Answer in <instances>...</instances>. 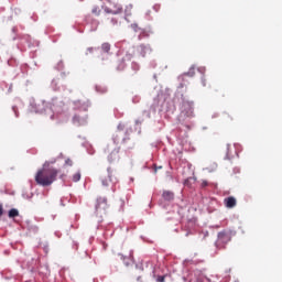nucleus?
Segmentation results:
<instances>
[{"mask_svg": "<svg viewBox=\"0 0 282 282\" xmlns=\"http://www.w3.org/2000/svg\"><path fill=\"white\" fill-rule=\"evenodd\" d=\"M59 170L50 167V161L44 162L43 167L35 174V182L39 186H52L53 182L58 177Z\"/></svg>", "mask_w": 282, "mask_h": 282, "instance_id": "f257e3e1", "label": "nucleus"}, {"mask_svg": "<svg viewBox=\"0 0 282 282\" xmlns=\"http://www.w3.org/2000/svg\"><path fill=\"white\" fill-rule=\"evenodd\" d=\"M107 210H109V203L106 197H98L95 204V215L102 221V217L107 215Z\"/></svg>", "mask_w": 282, "mask_h": 282, "instance_id": "f03ea898", "label": "nucleus"}, {"mask_svg": "<svg viewBox=\"0 0 282 282\" xmlns=\"http://www.w3.org/2000/svg\"><path fill=\"white\" fill-rule=\"evenodd\" d=\"M230 239H231V238H230V234H229V232H227V231H220V232L218 234V240H217V242H216L217 248H219V249L226 248V243H229Z\"/></svg>", "mask_w": 282, "mask_h": 282, "instance_id": "7ed1b4c3", "label": "nucleus"}, {"mask_svg": "<svg viewBox=\"0 0 282 282\" xmlns=\"http://www.w3.org/2000/svg\"><path fill=\"white\" fill-rule=\"evenodd\" d=\"M105 12H107V14H120V12H122V6L109 0V6L105 8Z\"/></svg>", "mask_w": 282, "mask_h": 282, "instance_id": "20e7f679", "label": "nucleus"}, {"mask_svg": "<svg viewBox=\"0 0 282 282\" xmlns=\"http://www.w3.org/2000/svg\"><path fill=\"white\" fill-rule=\"evenodd\" d=\"M73 123L76 124V127H83L87 124V115L77 113L73 117Z\"/></svg>", "mask_w": 282, "mask_h": 282, "instance_id": "39448f33", "label": "nucleus"}, {"mask_svg": "<svg viewBox=\"0 0 282 282\" xmlns=\"http://www.w3.org/2000/svg\"><path fill=\"white\" fill-rule=\"evenodd\" d=\"M137 51H138L139 55L142 56V58H144V56H147V54H151V46L141 44L137 47Z\"/></svg>", "mask_w": 282, "mask_h": 282, "instance_id": "423d86ee", "label": "nucleus"}, {"mask_svg": "<svg viewBox=\"0 0 282 282\" xmlns=\"http://www.w3.org/2000/svg\"><path fill=\"white\" fill-rule=\"evenodd\" d=\"M226 208H235L237 206V199L232 196L225 198Z\"/></svg>", "mask_w": 282, "mask_h": 282, "instance_id": "0eeeda50", "label": "nucleus"}, {"mask_svg": "<svg viewBox=\"0 0 282 282\" xmlns=\"http://www.w3.org/2000/svg\"><path fill=\"white\" fill-rule=\"evenodd\" d=\"M120 148L115 149L108 156L109 162H116V160H120Z\"/></svg>", "mask_w": 282, "mask_h": 282, "instance_id": "6e6552de", "label": "nucleus"}, {"mask_svg": "<svg viewBox=\"0 0 282 282\" xmlns=\"http://www.w3.org/2000/svg\"><path fill=\"white\" fill-rule=\"evenodd\" d=\"M163 199H165V202H173V199L175 198V194H173V192L171 191H165L162 194Z\"/></svg>", "mask_w": 282, "mask_h": 282, "instance_id": "1a4fd4ad", "label": "nucleus"}, {"mask_svg": "<svg viewBox=\"0 0 282 282\" xmlns=\"http://www.w3.org/2000/svg\"><path fill=\"white\" fill-rule=\"evenodd\" d=\"M101 52H104V54H111V44L109 42L102 43Z\"/></svg>", "mask_w": 282, "mask_h": 282, "instance_id": "9d476101", "label": "nucleus"}, {"mask_svg": "<svg viewBox=\"0 0 282 282\" xmlns=\"http://www.w3.org/2000/svg\"><path fill=\"white\" fill-rule=\"evenodd\" d=\"M9 217L11 219H14V217H19V209L12 208L11 210H9Z\"/></svg>", "mask_w": 282, "mask_h": 282, "instance_id": "9b49d317", "label": "nucleus"}, {"mask_svg": "<svg viewBox=\"0 0 282 282\" xmlns=\"http://www.w3.org/2000/svg\"><path fill=\"white\" fill-rule=\"evenodd\" d=\"M73 182H80V172H77L73 175Z\"/></svg>", "mask_w": 282, "mask_h": 282, "instance_id": "f8f14e48", "label": "nucleus"}, {"mask_svg": "<svg viewBox=\"0 0 282 282\" xmlns=\"http://www.w3.org/2000/svg\"><path fill=\"white\" fill-rule=\"evenodd\" d=\"M186 76H195V67H191L189 70L186 73Z\"/></svg>", "mask_w": 282, "mask_h": 282, "instance_id": "ddd939ff", "label": "nucleus"}, {"mask_svg": "<svg viewBox=\"0 0 282 282\" xmlns=\"http://www.w3.org/2000/svg\"><path fill=\"white\" fill-rule=\"evenodd\" d=\"M93 14H95L96 17H98V15L100 14V8L95 7V8L93 9Z\"/></svg>", "mask_w": 282, "mask_h": 282, "instance_id": "4468645a", "label": "nucleus"}, {"mask_svg": "<svg viewBox=\"0 0 282 282\" xmlns=\"http://www.w3.org/2000/svg\"><path fill=\"white\" fill-rule=\"evenodd\" d=\"M126 61H131V58H133V53H128L126 54Z\"/></svg>", "mask_w": 282, "mask_h": 282, "instance_id": "2eb2a0df", "label": "nucleus"}, {"mask_svg": "<svg viewBox=\"0 0 282 282\" xmlns=\"http://www.w3.org/2000/svg\"><path fill=\"white\" fill-rule=\"evenodd\" d=\"M165 279H166V276H164V275H159L158 279H156V281H158V282H164Z\"/></svg>", "mask_w": 282, "mask_h": 282, "instance_id": "dca6fc26", "label": "nucleus"}, {"mask_svg": "<svg viewBox=\"0 0 282 282\" xmlns=\"http://www.w3.org/2000/svg\"><path fill=\"white\" fill-rule=\"evenodd\" d=\"M65 164L66 166H72L74 163L72 162L70 159H66Z\"/></svg>", "mask_w": 282, "mask_h": 282, "instance_id": "f3484780", "label": "nucleus"}, {"mask_svg": "<svg viewBox=\"0 0 282 282\" xmlns=\"http://www.w3.org/2000/svg\"><path fill=\"white\" fill-rule=\"evenodd\" d=\"M94 47H88L87 50H86V54H94Z\"/></svg>", "mask_w": 282, "mask_h": 282, "instance_id": "a211bd4d", "label": "nucleus"}, {"mask_svg": "<svg viewBox=\"0 0 282 282\" xmlns=\"http://www.w3.org/2000/svg\"><path fill=\"white\" fill-rule=\"evenodd\" d=\"M200 186L202 188H206V186H208V181H203Z\"/></svg>", "mask_w": 282, "mask_h": 282, "instance_id": "6ab92c4d", "label": "nucleus"}, {"mask_svg": "<svg viewBox=\"0 0 282 282\" xmlns=\"http://www.w3.org/2000/svg\"><path fill=\"white\" fill-rule=\"evenodd\" d=\"M202 85L203 87H206V77H202Z\"/></svg>", "mask_w": 282, "mask_h": 282, "instance_id": "aec40b11", "label": "nucleus"}, {"mask_svg": "<svg viewBox=\"0 0 282 282\" xmlns=\"http://www.w3.org/2000/svg\"><path fill=\"white\" fill-rule=\"evenodd\" d=\"M189 182H191V178H187V180L184 182V185H185V186H189Z\"/></svg>", "mask_w": 282, "mask_h": 282, "instance_id": "412c9836", "label": "nucleus"}, {"mask_svg": "<svg viewBox=\"0 0 282 282\" xmlns=\"http://www.w3.org/2000/svg\"><path fill=\"white\" fill-rule=\"evenodd\" d=\"M3 215V205H0V217Z\"/></svg>", "mask_w": 282, "mask_h": 282, "instance_id": "4be33fe9", "label": "nucleus"}, {"mask_svg": "<svg viewBox=\"0 0 282 282\" xmlns=\"http://www.w3.org/2000/svg\"><path fill=\"white\" fill-rule=\"evenodd\" d=\"M132 28L135 32H138V24H132Z\"/></svg>", "mask_w": 282, "mask_h": 282, "instance_id": "5701e85b", "label": "nucleus"}, {"mask_svg": "<svg viewBox=\"0 0 282 282\" xmlns=\"http://www.w3.org/2000/svg\"><path fill=\"white\" fill-rule=\"evenodd\" d=\"M225 116H227V118H229V120H232V117H230V115H228L227 112H225Z\"/></svg>", "mask_w": 282, "mask_h": 282, "instance_id": "b1692460", "label": "nucleus"}, {"mask_svg": "<svg viewBox=\"0 0 282 282\" xmlns=\"http://www.w3.org/2000/svg\"><path fill=\"white\" fill-rule=\"evenodd\" d=\"M102 185L104 186H109V184L107 182H105V181H102Z\"/></svg>", "mask_w": 282, "mask_h": 282, "instance_id": "393cba45", "label": "nucleus"}, {"mask_svg": "<svg viewBox=\"0 0 282 282\" xmlns=\"http://www.w3.org/2000/svg\"><path fill=\"white\" fill-rule=\"evenodd\" d=\"M56 161L51 162V164H54Z\"/></svg>", "mask_w": 282, "mask_h": 282, "instance_id": "a878e982", "label": "nucleus"}, {"mask_svg": "<svg viewBox=\"0 0 282 282\" xmlns=\"http://www.w3.org/2000/svg\"><path fill=\"white\" fill-rule=\"evenodd\" d=\"M196 282H202V280L198 279Z\"/></svg>", "mask_w": 282, "mask_h": 282, "instance_id": "bb28decb", "label": "nucleus"}]
</instances>
